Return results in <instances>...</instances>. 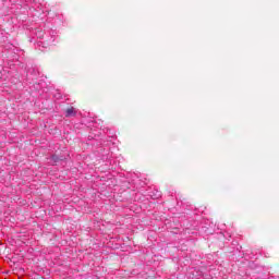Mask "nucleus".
Returning a JSON list of instances; mask_svg holds the SVG:
<instances>
[{"label": "nucleus", "mask_w": 279, "mask_h": 279, "mask_svg": "<svg viewBox=\"0 0 279 279\" xmlns=\"http://www.w3.org/2000/svg\"><path fill=\"white\" fill-rule=\"evenodd\" d=\"M75 114V109L74 108H69L65 111V117H74Z\"/></svg>", "instance_id": "1"}, {"label": "nucleus", "mask_w": 279, "mask_h": 279, "mask_svg": "<svg viewBox=\"0 0 279 279\" xmlns=\"http://www.w3.org/2000/svg\"><path fill=\"white\" fill-rule=\"evenodd\" d=\"M58 157L53 156L52 159L56 160Z\"/></svg>", "instance_id": "2"}]
</instances>
